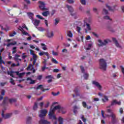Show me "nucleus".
I'll list each match as a JSON object with an SVG mask.
<instances>
[{
  "label": "nucleus",
  "mask_w": 124,
  "mask_h": 124,
  "mask_svg": "<svg viewBox=\"0 0 124 124\" xmlns=\"http://www.w3.org/2000/svg\"><path fill=\"white\" fill-rule=\"evenodd\" d=\"M56 110H58V112H61L62 114H65L66 113V109H65V108L61 106H55L54 108H50V109L48 115L49 119L51 120H57V118L55 115V111H56Z\"/></svg>",
  "instance_id": "obj_1"
},
{
  "label": "nucleus",
  "mask_w": 124,
  "mask_h": 124,
  "mask_svg": "<svg viewBox=\"0 0 124 124\" xmlns=\"http://www.w3.org/2000/svg\"><path fill=\"white\" fill-rule=\"evenodd\" d=\"M34 91H32V93L36 94V95H39L41 94V92H38V90H41L42 92H45V91H49V89H44L43 85H38L37 87H33Z\"/></svg>",
  "instance_id": "obj_2"
},
{
  "label": "nucleus",
  "mask_w": 124,
  "mask_h": 124,
  "mask_svg": "<svg viewBox=\"0 0 124 124\" xmlns=\"http://www.w3.org/2000/svg\"><path fill=\"white\" fill-rule=\"evenodd\" d=\"M99 68L101 70H103V71H106L107 69V62L106 60L103 59H99Z\"/></svg>",
  "instance_id": "obj_3"
},
{
  "label": "nucleus",
  "mask_w": 124,
  "mask_h": 124,
  "mask_svg": "<svg viewBox=\"0 0 124 124\" xmlns=\"http://www.w3.org/2000/svg\"><path fill=\"white\" fill-rule=\"evenodd\" d=\"M98 46L101 47L102 46H106V45H107V44H108L109 42H110V40L108 39H106L104 41H102L101 40H98Z\"/></svg>",
  "instance_id": "obj_4"
},
{
  "label": "nucleus",
  "mask_w": 124,
  "mask_h": 124,
  "mask_svg": "<svg viewBox=\"0 0 124 124\" xmlns=\"http://www.w3.org/2000/svg\"><path fill=\"white\" fill-rule=\"evenodd\" d=\"M38 3L40 4L39 5V8L41 10H42L43 11H47V10H48V9L46 8V6H45L46 4L44 2L39 1Z\"/></svg>",
  "instance_id": "obj_5"
},
{
  "label": "nucleus",
  "mask_w": 124,
  "mask_h": 124,
  "mask_svg": "<svg viewBox=\"0 0 124 124\" xmlns=\"http://www.w3.org/2000/svg\"><path fill=\"white\" fill-rule=\"evenodd\" d=\"M107 117H111V123L113 124L117 123V120L116 119V114L114 112H111L110 115H106Z\"/></svg>",
  "instance_id": "obj_6"
},
{
  "label": "nucleus",
  "mask_w": 124,
  "mask_h": 124,
  "mask_svg": "<svg viewBox=\"0 0 124 124\" xmlns=\"http://www.w3.org/2000/svg\"><path fill=\"white\" fill-rule=\"evenodd\" d=\"M4 110L3 109L2 110L1 116L3 118V119H9V118H11V117H12V113H6L5 115H4Z\"/></svg>",
  "instance_id": "obj_7"
},
{
  "label": "nucleus",
  "mask_w": 124,
  "mask_h": 124,
  "mask_svg": "<svg viewBox=\"0 0 124 124\" xmlns=\"http://www.w3.org/2000/svg\"><path fill=\"white\" fill-rule=\"evenodd\" d=\"M121 101H118L117 100H113L111 101V105L107 107V108H110L111 106H114L115 105H121Z\"/></svg>",
  "instance_id": "obj_8"
},
{
  "label": "nucleus",
  "mask_w": 124,
  "mask_h": 124,
  "mask_svg": "<svg viewBox=\"0 0 124 124\" xmlns=\"http://www.w3.org/2000/svg\"><path fill=\"white\" fill-rule=\"evenodd\" d=\"M92 84L94 85V86H95V87H96V88H97L99 91L102 90V86H101V85H100V83H99L98 82L95 80H93L92 81Z\"/></svg>",
  "instance_id": "obj_9"
},
{
  "label": "nucleus",
  "mask_w": 124,
  "mask_h": 124,
  "mask_svg": "<svg viewBox=\"0 0 124 124\" xmlns=\"http://www.w3.org/2000/svg\"><path fill=\"white\" fill-rule=\"evenodd\" d=\"M47 113H48V111H47L46 109H41L40 111L39 117H40V118H44V117L46 116Z\"/></svg>",
  "instance_id": "obj_10"
},
{
  "label": "nucleus",
  "mask_w": 124,
  "mask_h": 124,
  "mask_svg": "<svg viewBox=\"0 0 124 124\" xmlns=\"http://www.w3.org/2000/svg\"><path fill=\"white\" fill-rule=\"evenodd\" d=\"M32 22L35 27H36V28H37V27L39 26V24H40V20H38L37 19H33Z\"/></svg>",
  "instance_id": "obj_11"
},
{
  "label": "nucleus",
  "mask_w": 124,
  "mask_h": 124,
  "mask_svg": "<svg viewBox=\"0 0 124 124\" xmlns=\"http://www.w3.org/2000/svg\"><path fill=\"white\" fill-rule=\"evenodd\" d=\"M112 40L116 47L118 48H122V46H121V45L119 44V42H118V40H117V39H116L115 38H113Z\"/></svg>",
  "instance_id": "obj_12"
},
{
  "label": "nucleus",
  "mask_w": 124,
  "mask_h": 124,
  "mask_svg": "<svg viewBox=\"0 0 124 124\" xmlns=\"http://www.w3.org/2000/svg\"><path fill=\"white\" fill-rule=\"evenodd\" d=\"M27 70H33L32 73H35V69H34V67L33 65L31 64H30L28 67H27Z\"/></svg>",
  "instance_id": "obj_13"
},
{
  "label": "nucleus",
  "mask_w": 124,
  "mask_h": 124,
  "mask_svg": "<svg viewBox=\"0 0 124 124\" xmlns=\"http://www.w3.org/2000/svg\"><path fill=\"white\" fill-rule=\"evenodd\" d=\"M46 36L48 38H52V37H54V32L53 31L47 32Z\"/></svg>",
  "instance_id": "obj_14"
},
{
  "label": "nucleus",
  "mask_w": 124,
  "mask_h": 124,
  "mask_svg": "<svg viewBox=\"0 0 124 124\" xmlns=\"http://www.w3.org/2000/svg\"><path fill=\"white\" fill-rule=\"evenodd\" d=\"M39 124H50V122L44 119H41L39 122Z\"/></svg>",
  "instance_id": "obj_15"
},
{
  "label": "nucleus",
  "mask_w": 124,
  "mask_h": 124,
  "mask_svg": "<svg viewBox=\"0 0 124 124\" xmlns=\"http://www.w3.org/2000/svg\"><path fill=\"white\" fill-rule=\"evenodd\" d=\"M66 7L69 10V12L72 13L74 11V9H73V7L71 6H69V5H66Z\"/></svg>",
  "instance_id": "obj_16"
},
{
  "label": "nucleus",
  "mask_w": 124,
  "mask_h": 124,
  "mask_svg": "<svg viewBox=\"0 0 124 124\" xmlns=\"http://www.w3.org/2000/svg\"><path fill=\"white\" fill-rule=\"evenodd\" d=\"M18 58H20V55H18V54H16L15 56V61H16V62H19V61H20V62L22 61V59H19Z\"/></svg>",
  "instance_id": "obj_17"
},
{
  "label": "nucleus",
  "mask_w": 124,
  "mask_h": 124,
  "mask_svg": "<svg viewBox=\"0 0 124 124\" xmlns=\"http://www.w3.org/2000/svg\"><path fill=\"white\" fill-rule=\"evenodd\" d=\"M80 90V87H77L75 89V93L76 94V95H80V94L79 93V91Z\"/></svg>",
  "instance_id": "obj_18"
},
{
  "label": "nucleus",
  "mask_w": 124,
  "mask_h": 124,
  "mask_svg": "<svg viewBox=\"0 0 124 124\" xmlns=\"http://www.w3.org/2000/svg\"><path fill=\"white\" fill-rule=\"evenodd\" d=\"M16 73L19 77V78H23V76L25 75V73H19V72H16Z\"/></svg>",
  "instance_id": "obj_19"
},
{
  "label": "nucleus",
  "mask_w": 124,
  "mask_h": 124,
  "mask_svg": "<svg viewBox=\"0 0 124 124\" xmlns=\"http://www.w3.org/2000/svg\"><path fill=\"white\" fill-rule=\"evenodd\" d=\"M50 14V12H49L48 10L42 13V15L43 16H44V17H47L48 15Z\"/></svg>",
  "instance_id": "obj_20"
},
{
  "label": "nucleus",
  "mask_w": 124,
  "mask_h": 124,
  "mask_svg": "<svg viewBox=\"0 0 124 124\" xmlns=\"http://www.w3.org/2000/svg\"><path fill=\"white\" fill-rule=\"evenodd\" d=\"M27 81H31V82H30V84H34V83H35V80H32L31 78H27Z\"/></svg>",
  "instance_id": "obj_21"
},
{
  "label": "nucleus",
  "mask_w": 124,
  "mask_h": 124,
  "mask_svg": "<svg viewBox=\"0 0 124 124\" xmlns=\"http://www.w3.org/2000/svg\"><path fill=\"white\" fill-rule=\"evenodd\" d=\"M27 15L29 17L30 19H31L32 21L33 19V14L31 13H28Z\"/></svg>",
  "instance_id": "obj_22"
},
{
  "label": "nucleus",
  "mask_w": 124,
  "mask_h": 124,
  "mask_svg": "<svg viewBox=\"0 0 124 124\" xmlns=\"http://www.w3.org/2000/svg\"><path fill=\"white\" fill-rule=\"evenodd\" d=\"M41 46H42V48L43 50H44L45 51H46L47 50V46L45 45V44L42 43L41 44Z\"/></svg>",
  "instance_id": "obj_23"
},
{
  "label": "nucleus",
  "mask_w": 124,
  "mask_h": 124,
  "mask_svg": "<svg viewBox=\"0 0 124 124\" xmlns=\"http://www.w3.org/2000/svg\"><path fill=\"white\" fill-rule=\"evenodd\" d=\"M87 29L85 30V32H87L88 31H91L92 30V28H91V26H90V24H86Z\"/></svg>",
  "instance_id": "obj_24"
},
{
  "label": "nucleus",
  "mask_w": 124,
  "mask_h": 124,
  "mask_svg": "<svg viewBox=\"0 0 124 124\" xmlns=\"http://www.w3.org/2000/svg\"><path fill=\"white\" fill-rule=\"evenodd\" d=\"M9 101L10 103H14V102H16V101H17V99L15 98L9 99Z\"/></svg>",
  "instance_id": "obj_25"
},
{
  "label": "nucleus",
  "mask_w": 124,
  "mask_h": 124,
  "mask_svg": "<svg viewBox=\"0 0 124 124\" xmlns=\"http://www.w3.org/2000/svg\"><path fill=\"white\" fill-rule=\"evenodd\" d=\"M38 108V107L37 106V103H35L34 104V106L33 107V109L34 111H36V110H37Z\"/></svg>",
  "instance_id": "obj_26"
},
{
  "label": "nucleus",
  "mask_w": 124,
  "mask_h": 124,
  "mask_svg": "<svg viewBox=\"0 0 124 124\" xmlns=\"http://www.w3.org/2000/svg\"><path fill=\"white\" fill-rule=\"evenodd\" d=\"M102 14L103 15H107V14H108V11L106 9H103L102 11Z\"/></svg>",
  "instance_id": "obj_27"
},
{
  "label": "nucleus",
  "mask_w": 124,
  "mask_h": 124,
  "mask_svg": "<svg viewBox=\"0 0 124 124\" xmlns=\"http://www.w3.org/2000/svg\"><path fill=\"white\" fill-rule=\"evenodd\" d=\"M106 6L107 8H108V10H109V11H114L115 10V9H114L113 8H112V7H110L108 5H106Z\"/></svg>",
  "instance_id": "obj_28"
},
{
  "label": "nucleus",
  "mask_w": 124,
  "mask_h": 124,
  "mask_svg": "<svg viewBox=\"0 0 124 124\" xmlns=\"http://www.w3.org/2000/svg\"><path fill=\"white\" fill-rule=\"evenodd\" d=\"M48 54L47 52H44V51H42L41 52L39 53V56H44L45 55L46 56Z\"/></svg>",
  "instance_id": "obj_29"
},
{
  "label": "nucleus",
  "mask_w": 124,
  "mask_h": 124,
  "mask_svg": "<svg viewBox=\"0 0 124 124\" xmlns=\"http://www.w3.org/2000/svg\"><path fill=\"white\" fill-rule=\"evenodd\" d=\"M31 117H28L27 119V122L26 124H31Z\"/></svg>",
  "instance_id": "obj_30"
},
{
  "label": "nucleus",
  "mask_w": 124,
  "mask_h": 124,
  "mask_svg": "<svg viewBox=\"0 0 124 124\" xmlns=\"http://www.w3.org/2000/svg\"><path fill=\"white\" fill-rule=\"evenodd\" d=\"M58 121L59 122V124H63L62 123L63 122V120L62 119V117H59Z\"/></svg>",
  "instance_id": "obj_31"
},
{
  "label": "nucleus",
  "mask_w": 124,
  "mask_h": 124,
  "mask_svg": "<svg viewBox=\"0 0 124 124\" xmlns=\"http://www.w3.org/2000/svg\"><path fill=\"white\" fill-rule=\"evenodd\" d=\"M51 62H53V63H55L56 64H58V63H59V62L57 61L54 58H52L51 59Z\"/></svg>",
  "instance_id": "obj_32"
},
{
  "label": "nucleus",
  "mask_w": 124,
  "mask_h": 124,
  "mask_svg": "<svg viewBox=\"0 0 124 124\" xmlns=\"http://www.w3.org/2000/svg\"><path fill=\"white\" fill-rule=\"evenodd\" d=\"M16 34H17V33H16L15 31H14V32L10 33L9 36L11 37H12L14 36V35H16Z\"/></svg>",
  "instance_id": "obj_33"
},
{
  "label": "nucleus",
  "mask_w": 124,
  "mask_h": 124,
  "mask_svg": "<svg viewBox=\"0 0 124 124\" xmlns=\"http://www.w3.org/2000/svg\"><path fill=\"white\" fill-rule=\"evenodd\" d=\"M0 63H5L4 62L2 61V57H1V52H0Z\"/></svg>",
  "instance_id": "obj_34"
},
{
  "label": "nucleus",
  "mask_w": 124,
  "mask_h": 124,
  "mask_svg": "<svg viewBox=\"0 0 124 124\" xmlns=\"http://www.w3.org/2000/svg\"><path fill=\"white\" fill-rule=\"evenodd\" d=\"M16 44H17V42H14V43H11L7 44V47H9V46H10V45H15Z\"/></svg>",
  "instance_id": "obj_35"
},
{
  "label": "nucleus",
  "mask_w": 124,
  "mask_h": 124,
  "mask_svg": "<svg viewBox=\"0 0 124 124\" xmlns=\"http://www.w3.org/2000/svg\"><path fill=\"white\" fill-rule=\"evenodd\" d=\"M10 83H11V84H12V85H15V80H14V79H13V78H11L10 79Z\"/></svg>",
  "instance_id": "obj_36"
},
{
  "label": "nucleus",
  "mask_w": 124,
  "mask_h": 124,
  "mask_svg": "<svg viewBox=\"0 0 124 124\" xmlns=\"http://www.w3.org/2000/svg\"><path fill=\"white\" fill-rule=\"evenodd\" d=\"M104 19H105V20H109L110 21H112V19L110 18V17L108 16H104Z\"/></svg>",
  "instance_id": "obj_37"
},
{
  "label": "nucleus",
  "mask_w": 124,
  "mask_h": 124,
  "mask_svg": "<svg viewBox=\"0 0 124 124\" xmlns=\"http://www.w3.org/2000/svg\"><path fill=\"white\" fill-rule=\"evenodd\" d=\"M67 35L68 36H69V37H72L73 36L72 32H71V31H68L67 32Z\"/></svg>",
  "instance_id": "obj_38"
},
{
  "label": "nucleus",
  "mask_w": 124,
  "mask_h": 124,
  "mask_svg": "<svg viewBox=\"0 0 124 124\" xmlns=\"http://www.w3.org/2000/svg\"><path fill=\"white\" fill-rule=\"evenodd\" d=\"M80 2L81 4H83V5H86L87 3V1L86 0H80Z\"/></svg>",
  "instance_id": "obj_39"
},
{
  "label": "nucleus",
  "mask_w": 124,
  "mask_h": 124,
  "mask_svg": "<svg viewBox=\"0 0 124 124\" xmlns=\"http://www.w3.org/2000/svg\"><path fill=\"white\" fill-rule=\"evenodd\" d=\"M59 22H60V20H59V19H58V18H56V19H55L54 25H55V26H57V25L58 24H59Z\"/></svg>",
  "instance_id": "obj_40"
},
{
  "label": "nucleus",
  "mask_w": 124,
  "mask_h": 124,
  "mask_svg": "<svg viewBox=\"0 0 124 124\" xmlns=\"http://www.w3.org/2000/svg\"><path fill=\"white\" fill-rule=\"evenodd\" d=\"M93 46V44H90L88 45V47L86 48L87 50H90Z\"/></svg>",
  "instance_id": "obj_41"
},
{
  "label": "nucleus",
  "mask_w": 124,
  "mask_h": 124,
  "mask_svg": "<svg viewBox=\"0 0 124 124\" xmlns=\"http://www.w3.org/2000/svg\"><path fill=\"white\" fill-rule=\"evenodd\" d=\"M52 55L53 56H59V52H55V51L52 50Z\"/></svg>",
  "instance_id": "obj_42"
},
{
  "label": "nucleus",
  "mask_w": 124,
  "mask_h": 124,
  "mask_svg": "<svg viewBox=\"0 0 124 124\" xmlns=\"http://www.w3.org/2000/svg\"><path fill=\"white\" fill-rule=\"evenodd\" d=\"M83 77L84 78V79H85V80H87L88 77H89V74L85 73L84 76Z\"/></svg>",
  "instance_id": "obj_43"
},
{
  "label": "nucleus",
  "mask_w": 124,
  "mask_h": 124,
  "mask_svg": "<svg viewBox=\"0 0 124 124\" xmlns=\"http://www.w3.org/2000/svg\"><path fill=\"white\" fill-rule=\"evenodd\" d=\"M66 2H68V3L72 4L74 3V0H67Z\"/></svg>",
  "instance_id": "obj_44"
},
{
  "label": "nucleus",
  "mask_w": 124,
  "mask_h": 124,
  "mask_svg": "<svg viewBox=\"0 0 124 124\" xmlns=\"http://www.w3.org/2000/svg\"><path fill=\"white\" fill-rule=\"evenodd\" d=\"M81 119L84 122V123H86V119L85 118L84 115H81Z\"/></svg>",
  "instance_id": "obj_45"
},
{
  "label": "nucleus",
  "mask_w": 124,
  "mask_h": 124,
  "mask_svg": "<svg viewBox=\"0 0 124 124\" xmlns=\"http://www.w3.org/2000/svg\"><path fill=\"white\" fill-rule=\"evenodd\" d=\"M93 12L96 13V14H98V11H97V8H93Z\"/></svg>",
  "instance_id": "obj_46"
},
{
  "label": "nucleus",
  "mask_w": 124,
  "mask_h": 124,
  "mask_svg": "<svg viewBox=\"0 0 124 124\" xmlns=\"http://www.w3.org/2000/svg\"><path fill=\"white\" fill-rule=\"evenodd\" d=\"M16 49H17V47H13V51H12V54H15V53H16Z\"/></svg>",
  "instance_id": "obj_47"
},
{
  "label": "nucleus",
  "mask_w": 124,
  "mask_h": 124,
  "mask_svg": "<svg viewBox=\"0 0 124 124\" xmlns=\"http://www.w3.org/2000/svg\"><path fill=\"white\" fill-rule=\"evenodd\" d=\"M52 94L54 96H56L57 95H59L60 94V92H57V93L55 92H52Z\"/></svg>",
  "instance_id": "obj_48"
},
{
  "label": "nucleus",
  "mask_w": 124,
  "mask_h": 124,
  "mask_svg": "<svg viewBox=\"0 0 124 124\" xmlns=\"http://www.w3.org/2000/svg\"><path fill=\"white\" fill-rule=\"evenodd\" d=\"M1 30H4V31H9V30H10V27H7V29L5 28H3V27L1 26Z\"/></svg>",
  "instance_id": "obj_49"
},
{
  "label": "nucleus",
  "mask_w": 124,
  "mask_h": 124,
  "mask_svg": "<svg viewBox=\"0 0 124 124\" xmlns=\"http://www.w3.org/2000/svg\"><path fill=\"white\" fill-rule=\"evenodd\" d=\"M22 33H23V34H24V35H29V33H28L27 32H26V31H25V30H23L22 31Z\"/></svg>",
  "instance_id": "obj_50"
},
{
  "label": "nucleus",
  "mask_w": 124,
  "mask_h": 124,
  "mask_svg": "<svg viewBox=\"0 0 124 124\" xmlns=\"http://www.w3.org/2000/svg\"><path fill=\"white\" fill-rule=\"evenodd\" d=\"M36 17L38 18L39 19H41V20H44V18H43L42 16H41L39 15H36Z\"/></svg>",
  "instance_id": "obj_51"
},
{
  "label": "nucleus",
  "mask_w": 124,
  "mask_h": 124,
  "mask_svg": "<svg viewBox=\"0 0 124 124\" xmlns=\"http://www.w3.org/2000/svg\"><path fill=\"white\" fill-rule=\"evenodd\" d=\"M80 69L82 73H85V69L84 68V67H83V66H80Z\"/></svg>",
  "instance_id": "obj_52"
},
{
  "label": "nucleus",
  "mask_w": 124,
  "mask_h": 124,
  "mask_svg": "<svg viewBox=\"0 0 124 124\" xmlns=\"http://www.w3.org/2000/svg\"><path fill=\"white\" fill-rule=\"evenodd\" d=\"M30 54L31 55V56H33L34 55V51H33L32 49H30Z\"/></svg>",
  "instance_id": "obj_53"
},
{
  "label": "nucleus",
  "mask_w": 124,
  "mask_h": 124,
  "mask_svg": "<svg viewBox=\"0 0 124 124\" xmlns=\"http://www.w3.org/2000/svg\"><path fill=\"white\" fill-rule=\"evenodd\" d=\"M32 56V58L33 60H37V56L36 54H33Z\"/></svg>",
  "instance_id": "obj_54"
},
{
  "label": "nucleus",
  "mask_w": 124,
  "mask_h": 124,
  "mask_svg": "<svg viewBox=\"0 0 124 124\" xmlns=\"http://www.w3.org/2000/svg\"><path fill=\"white\" fill-rule=\"evenodd\" d=\"M82 106L84 108H87V103L85 102H82Z\"/></svg>",
  "instance_id": "obj_55"
},
{
  "label": "nucleus",
  "mask_w": 124,
  "mask_h": 124,
  "mask_svg": "<svg viewBox=\"0 0 124 124\" xmlns=\"http://www.w3.org/2000/svg\"><path fill=\"white\" fill-rule=\"evenodd\" d=\"M27 55H26V53H23L22 58L23 60H25L27 58Z\"/></svg>",
  "instance_id": "obj_56"
},
{
  "label": "nucleus",
  "mask_w": 124,
  "mask_h": 124,
  "mask_svg": "<svg viewBox=\"0 0 124 124\" xmlns=\"http://www.w3.org/2000/svg\"><path fill=\"white\" fill-rule=\"evenodd\" d=\"M37 29L40 31H44V29H43V28H42V27H38L37 28Z\"/></svg>",
  "instance_id": "obj_57"
},
{
  "label": "nucleus",
  "mask_w": 124,
  "mask_h": 124,
  "mask_svg": "<svg viewBox=\"0 0 124 124\" xmlns=\"http://www.w3.org/2000/svg\"><path fill=\"white\" fill-rule=\"evenodd\" d=\"M101 115H102V117L104 119H105V116H104V111L103 110H101Z\"/></svg>",
  "instance_id": "obj_58"
},
{
  "label": "nucleus",
  "mask_w": 124,
  "mask_h": 124,
  "mask_svg": "<svg viewBox=\"0 0 124 124\" xmlns=\"http://www.w3.org/2000/svg\"><path fill=\"white\" fill-rule=\"evenodd\" d=\"M6 100H7V97L5 98V99L3 100L2 104H5V103H6Z\"/></svg>",
  "instance_id": "obj_59"
},
{
  "label": "nucleus",
  "mask_w": 124,
  "mask_h": 124,
  "mask_svg": "<svg viewBox=\"0 0 124 124\" xmlns=\"http://www.w3.org/2000/svg\"><path fill=\"white\" fill-rule=\"evenodd\" d=\"M3 2H4V3H8L9 2V0H0Z\"/></svg>",
  "instance_id": "obj_60"
},
{
  "label": "nucleus",
  "mask_w": 124,
  "mask_h": 124,
  "mask_svg": "<svg viewBox=\"0 0 124 124\" xmlns=\"http://www.w3.org/2000/svg\"><path fill=\"white\" fill-rule=\"evenodd\" d=\"M120 68H121V71L122 73H123L124 75V67H123V66H120Z\"/></svg>",
  "instance_id": "obj_61"
},
{
  "label": "nucleus",
  "mask_w": 124,
  "mask_h": 124,
  "mask_svg": "<svg viewBox=\"0 0 124 124\" xmlns=\"http://www.w3.org/2000/svg\"><path fill=\"white\" fill-rule=\"evenodd\" d=\"M62 53H65L66 54V53H67V49L64 48L62 50Z\"/></svg>",
  "instance_id": "obj_62"
},
{
  "label": "nucleus",
  "mask_w": 124,
  "mask_h": 124,
  "mask_svg": "<svg viewBox=\"0 0 124 124\" xmlns=\"http://www.w3.org/2000/svg\"><path fill=\"white\" fill-rule=\"evenodd\" d=\"M5 94V91H4V90H2L1 92V95H4Z\"/></svg>",
  "instance_id": "obj_63"
},
{
  "label": "nucleus",
  "mask_w": 124,
  "mask_h": 124,
  "mask_svg": "<svg viewBox=\"0 0 124 124\" xmlns=\"http://www.w3.org/2000/svg\"><path fill=\"white\" fill-rule=\"evenodd\" d=\"M46 69V65H44L43 67H42V71H44Z\"/></svg>",
  "instance_id": "obj_64"
}]
</instances>
